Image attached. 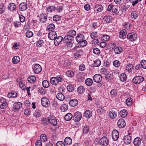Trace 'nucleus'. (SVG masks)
Instances as JSON below:
<instances>
[{
  "mask_svg": "<svg viewBox=\"0 0 146 146\" xmlns=\"http://www.w3.org/2000/svg\"><path fill=\"white\" fill-rule=\"evenodd\" d=\"M14 108L16 110L20 109L22 107V104L20 102L15 103L13 106Z\"/></svg>",
  "mask_w": 146,
  "mask_h": 146,
  "instance_id": "nucleus-24",
  "label": "nucleus"
},
{
  "mask_svg": "<svg viewBox=\"0 0 146 146\" xmlns=\"http://www.w3.org/2000/svg\"><path fill=\"white\" fill-rule=\"evenodd\" d=\"M61 19V17L58 15H55L53 17V20L55 21H58Z\"/></svg>",
  "mask_w": 146,
  "mask_h": 146,
  "instance_id": "nucleus-57",
  "label": "nucleus"
},
{
  "mask_svg": "<svg viewBox=\"0 0 146 146\" xmlns=\"http://www.w3.org/2000/svg\"><path fill=\"white\" fill-rule=\"evenodd\" d=\"M93 79L94 82L99 83L102 81V76L100 74H97L94 76Z\"/></svg>",
  "mask_w": 146,
  "mask_h": 146,
  "instance_id": "nucleus-15",
  "label": "nucleus"
},
{
  "mask_svg": "<svg viewBox=\"0 0 146 146\" xmlns=\"http://www.w3.org/2000/svg\"><path fill=\"white\" fill-rule=\"evenodd\" d=\"M126 31L125 29L121 30L119 33V37L121 38H125L126 35Z\"/></svg>",
  "mask_w": 146,
  "mask_h": 146,
  "instance_id": "nucleus-23",
  "label": "nucleus"
},
{
  "mask_svg": "<svg viewBox=\"0 0 146 146\" xmlns=\"http://www.w3.org/2000/svg\"><path fill=\"white\" fill-rule=\"evenodd\" d=\"M55 28V26L54 24L51 23L47 27V29L49 31H52Z\"/></svg>",
  "mask_w": 146,
  "mask_h": 146,
  "instance_id": "nucleus-43",
  "label": "nucleus"
},
{
  "mask_svg": "<svg viewBox=\"0 0 146 146\" xmlns=\"http://www.w3.org/2000/svg\"><path fill=\"white\" fill-rule=\"evenodd\" d=\"M131 16L133 19H136L138 17V13L136 11H132L131 13Z\"/></svg>",
  "mask_w": 146,
  "mask_h": 146,
  "instance_id": "nucleus-44",
  "label": "nucleus"
},
{
  "mask_svg": "<svg viewBox=\"0 0 146 146\" xmlns=\"http://www.w3.org/2000/svg\"><path fill=\"white\" fill-rule=\"evenodd\" d=\"M130 135V133H128V135H126L123 137V140L124 142L126 145L130 144L132 141L131 137L129 135Z\"/></svg>",
  "mask_w": 146,
  "mask_h": 146,
  "instance_id": "nucleus-7",
  "label": "nucleus"
},
{
  "mask_svg": "<svg viewBox=\"0 0 146 146\" xmlns=\"http://www.w3.org/2000/svg\"><path fill=\"white\" fill-rule=\"evenodd\" d=\"M123 49L121 47H116L114 50L116 54H120L122 51Z\"/></svg>",
  "mask_w": 146,
  "mask_h": 146,
  "instance_id": "nucleus-35",
  "label": "nucleus"
},
{
  "mask_svg": "<svg viewBox=\"0 0 146 146\" xmlns=\"http://www.w3.org/2000/svg\"><path fill=\"white\" fill-rule=\"evenodd\" d=\"M101 61L99 60H97L94 61L92 64L93 66L97 67L100 66L101 64Z\"/></svg>",
  "mask_w": 146,
  "mask_h": 146,
  "instance_id": "nucleus-42",
  "label": "nucleus"
},
{
  "mask_svg": "<svg viewBox=\"0 0 146 146\" xmlns=\"http://www.w3.org/2000/svg\"><path fill=\"white\" fill-rule=\"evenodd\" d=\"M109 116L111 119L115 118L117 116V112L114 110H111L109 112Z\"/></svg>",
  "mask_w": 146,
  "mask_h": 146,
  "instance_id": "nucleus-22",
  "label": "nucleus"
},
{
  "mask_svg": "<svg viewBox=\"0 0 146 146\" xmlns=\"http://www.w3.org/2000/svg\"><path fill=\"white\" fill-rule=\"evenodd\" d=\"M66 74L68 77H72L74 76V72L72 71L68 70L66 72Z\"/></svg>",
  "mask_w": 146,
  "mask_h": 146,
  "instance_id": "nucleus-52",
  "label": "nucleus"
},
{
  "mask_svg": "<svg viewBox=\"0 0 146 146\" xmlns=\"http://www.w3.org/2000/svg\"><path fill=\"white\" fill-rule=\"evenodd\" d=\"M126 102L127 106H130L132 103V99L131 98H129L126 99Z\"/></svg>",
  "mask_w": 146,
  "mask_h": 146,
  "instance_id": "nucleus-61",
  "label": "nucleus"
},
{
  "mask_svg": "<svg viewBox=\"0 0 146 146\" xmlns=\"http://www.w3.org/2000/svg\"><path fill=\"white\" fill-rule=\"evenodd\" d=\"M141 66L144 69H146V60H142L141 62Z\"/></svg>",
  "mask_w": 146,
  "mask_h": 146,
  "instance_id": "nucleus-58",
  "label": "nucleus"
},
{
  "mask_svg": "<svg viewBox=\"0 0 146 146\" xmlns=\"http://www.w3.org/2000/svg\"><path fill=\"white\" fill-rule=\"evenodd\" d=\"M37 17L39 18L40 21L42 23H45L47 20V16L44 13H41Z\"/></svg>",
  "mask_w": 146,
  "mask_h": 146,
  "instance_id": "nucleus-5",
  "label": "nucleus"
},
{
  "mask_svg": "<svg viewBox=\"0 0 146 146\" xmlns=\"http://www.w3.org/2000/svg\"><path fill=\"white\" fill-rule=\"evenodd\" d=\"M63 39V38L61 36H59L57 37L56 36L54 41V43L55 45H58Z\"/></svg>",
  "mask_w": 146,
  "mask_h": 146,
  "instance_id": "nucleus-18",
  "label": "nucleus"
},
{
  "mask_svg": "<svg viewBox=\"0 0 146 146\" xmlns=\"http://www.w3.org/2000/svg\"><path fill=\"white\" fill-rule=\"evenodd\" d=\"M67 89L68 91L72 92L74 90V88L73 85H69L67 86Z\"/></svg>",
  "mask_w": 146,
  "mask_h": 146,
  "instance_id": "nucleus-62",
  "label": "nucleus"
},
{
  "mask_svg": "<svg viewBox=\"0 0 146 146\" xmlns=\"http://www.w3.org/2000/svg\"><path fill=\"white\" fill-rule=\"evenodd\" d=\"M117 125L120 128L124 127L126 125V123L124 120L123 119H119L118 121Z\"/></svg>",
  "mask_w": 146,
  "mask_h": 146,
  "instance_id": "nucleus-16",
  "label": "nucleus"
},
{
  "mask_svg": "<svg viewBox=\"0 0 146 146\" xmlns=\"http://www.w3.org/2000/svg\"><path fill=\"white\" fill-rule=\"evenodd\" d=\"M108 139L106 137H102L100 139V144L102 146H107L108 145Z\"/></svg>",
  "mask_w": 146,
  "mask_h": 146,
  "instance_id": "nucleus-10",
  "label": "nucleus"
},
{
  "mask_svg": "<svg viewBox=\"0 0 146 146\" xmlns=\"http://www.w3.org/2000/svg\"><path fill=\"white\" fill-rule=\"evenodd\" d=\"M64 142L66 145H70L72 144V140L70 137H67L64 139Z\"/></svg>",
  "mask_w": 146,
  "mask_h": 146,
  "instance_id": "nucleus-28",
  "label": "nucleus"
},
{
  "mask_svg": "<svg viewBox=\"0 0 146 146\" xmlns=\"http://www.w3.org/2000/svg\"><path fill=\"white\" fill-rule=\"evenodd\" d=\"M16 5L14 3H9L8 6V9L11 11H13L16 9Z\"/></svg>",
  "mask_w": 146,
  "mask_h": 146,
  "instance_id": "nucleus-17",
  "label": "nucleus"
},
{
  "mask_svg": "<svg viewBox=\"0 0 146 146\" xmlns=\"http://www.w3.org/2000/svg\"><path fill=\"white\" fill-rule=\"evenodd\" d=\"M78 102L76 99H73L71 100L69 102V104L71 107H74L76 106L78 104Z\"/></svg>",
  "mask_w": 146,
  "mask_h": 146,
  "instance_id": "nucleus-20",
  "label": "nucleus"
},
{
  "mask_svg": "<svg viewBox=\"0 0 146 146\" xmlns=\"http://www.w3.org/2000/svg\"><path fill=\"white\" fill-rule=\"evenodd\" d=\"M74 40V37L70 35H67L65 36L63 39L64 42L67 43L72 42Z\"/></svg>",
  "mask_w": 146,
  "mask_h": 146,
  "instance_id": "nucleus-12",
  "label": "nucleus"
},
{
  "mask_svg": "<svg viewBox=\"0 0 146 146\" xmlns=\"http://www.w3.org/2000/svg\"><path fill=\"white\" fill-rule=\"evenodd\" d=\"M144 78L141 76H136L132 80L133 82L136 84L141 83L144 80Z\"/></svg>",
  "mask_w": 146,
  "mask_h": 146,
  "instance_id": "nucleus-4",
  "label": "nucleus"
},
{
  "mask_svg": "<svg viewBox=\"0 0 146 146\" xmlns=\"http://www.w3.org/2000/svg\"><path fill=\"white\" fill-rule=\"evenodd\" d=\"M41 112L40 110H36L33 114V115L36 118L39 117L41 115Z\"/></svg>",
  "mask_w": 146,
  "mask_h": 146,
  "instance_id": "nucleus-37",
  "label": "nucleus"
},
{
  "mask_svg": "<svg viewBox=\"0 0 146 146\" xmlns=\"http://www.w3.org/2000/svg\"><path fill=\"white\" fill-rule=\"evenodd\" d=\"M25 82H23L21 80H20V82L19 83V87L23 90H25Z\"/></svg>",
  "mask_w": 146,
  "mask_h": 146,
  "instance_id": "nucleus-34",
  "label": "nucleus"
},
{
  "mask_svg": "<svg viewBox=\"0 0 146 146\" xmlns=\"http://www.w3.org/2000/svg\"><path fill=\"white\" fill-rule=\"evenodd\" d=\"M137 36V34L134 33H129L127 35V38L130 41H133L136 40Z\"/></svg>",
  "mask_w": 146,
  "mask_h": 146,
  "instance_id": "nucleus-6",
  "label": "nucleus"
},
{
  "mask_svg": "<svg viewBox=\"0 0 146 146\" xmlns=\"http://www.w3.org/2000/svg\"><path fill=\"white\" fill-rule=\"evenodd\" d=\"M110 38V37L109 36L106 35H104L102 38V39L104 41H106L108 40Z\"/></svg>",
  "mask_w": 146,
  "mask_h": 146,
  "instance_id": "nucleus-64",
  "label": "nucleus"
},
{
  "mask_svg": "<svg viewBox=\"0 0 146 146\" xmlns=\"http://www.w3.org/2000/svg\"><path fill=\"white\" fill-rule=\"evenodd\" d=\"M127 112L125 110H123L119 112V115L123 118L125 117L127 115Z\"/></svg>",
  "mask_w": 146,
  "mask_h": 146,
  "instance_id": "nucleus-27",
  "label": "nucleus"
},
{
  "mask_svg": "<svg viewBox=\"0 0 146 146\" xmlns=\"http://www.w3.org/2000/svg\"><path fill=\"white\" fill-rule=\"evenodd\" d=\"M43 86L44 88H47L49 86V82L47 80H45L43 81L42 82Z\"/></svg>",
  "mask_w": 146,
  "mask_h": 146,
  "instance_id": "nucleus-46",
  "label": "nucleus"
},
{
  "mask_svg": "<svg viewBox=\"0 0 146 146\" xmlns=\"http://www.w3.org/2000/svg\"><path fill=\"white\" fill-rule=\"evenodd\" d=\"M19 7L20 11H24L27 8V4L25 2H22L19 4Z\"/></svg>",
  "mask_w": 146,
  "mask_h": 146,
  "instance_id": "nucleus-14",
  "label": "nucleus"
},
{
  "mask_svg": "<svg viewBox=\"0 0 146 146\" xmlns=\"http://www.w3.org/2000/svg\"><path fill=\"white\" fill-rule=\"evenodd\" d=\"M7 107V103L5 101H4L1 104L0 106V108L1 109H4Z\"/></svg>",
  "mask_w": 146,
  "mask_h": 146,
  "instance_id": "nucleus-55",
  "label": "nucleus"
},
{
  "mask_svg": "<svg viewBox=\"0 0 146 146\" xmlns=\"http://www.w3.org/2000/svg\"><path fill=\"white\" fill-rule=\"evenodd\" d=\"M104 19L107 23H110L112 20V17L110 16H106L104 18Z\"/></svg>",
  "mask_w": 146,
  "mask_h": 146,
  "instance_id": "nucleus-45",
  "label": "nucleus"
},
{
  "mask_svg": "<svg viewBox=\"0 0 146 146\" xmlns=\"http://www.w3.org/2000/svg\"><path fill=\"white\" fill-rule=\"evenodd\" d=\"M40 138L42 141H47V137L46 135L42 134L40 135Z\"/></svg>",
  "mask_w": 146,
  "mask_h": 146,
  "instance_id": "nucleus-56",
  "label": "nucleus"
},
{
  "mask_svg": "<svg viewBox=\"0 0 146 146\" xmlns=\"http://www.w3.org/2000/svg\"><path fill=\"white\" fill-rule=\"evenodd\" d=\"M68 35H70V36H72L73 37H74V36L76 35V32L74 30H70L68 31Z\"/></svg>",
  "mask_w": 146,
  "mask_h": 146,
  "instance_id": "nucleus-51",
  "label": "nucleus"
},
{
  "mask_svg": "<svg viewBox=\"0 0 146 146\" xmlns=\"http://www.w3.org/2000/svg\"><path fill=\"white\" fill-rule=\"evenodd\" d=\"M113 75L111 74H106L105 75V78L106 80L108 81H111L113 78Z\"/></svg>",
  "mask_w": 146,
  "mask_h": 146,
  "instance_id": "nucleus-32",
  "label": "nucleus"
},
{
  "mask_svg": "<svg viewBox=\"0 0 146 146\" xmlns=\"http://www.w3.org/2000/svg\"><path fill=\"white\" fill-rule=\"evenodd\" d=\"M42 123L44 125H46L49 123V117L48 118H43L42 120Z\"/></svg>",
  "mask_w": 146,
  "mask_h": 146,
  "instance_id": "nucleus-33",
  "label": "nucleus"
},
{
  "mask_svg": "<svg viewBox=\"0 0 146 146\" xmlns=\"http://www.w3.org/2000/svg\"><path fill=\"white\" fill-rule=\"evenodd\" d=\"M91 38L93 39H95L98 37L97 32H92L90 35Z\"/></svg>",
  "mask_w": 146,
  "mask_h": 146,
  "instance_id": "nucleus-63",
  "label": "nucleus"
},
{
  "mask_svg": "<svg viewBox=\"0 0 146 146\" xmlns=\"http://www.w3.org/2000/svg\"><path fill=\"white\" fill-rule=\"evenodd\" d=\"M119 78L120 80L123 82L125 81L127 79V76L124 73L121 74Z\"/></svg>",
  "mask_w": 146,
  "mask_h": 146,
  "instance_id": "nucleus-48",
  "label": "nucleus"
},
{
  "mask_svg": "<svg viewBox=\"0 0 146 146\" xmlns=\"http://www.w3.org/2000/svg\"><path fill=\"white\" fill-rule=\"evenodd\" d=\"M56 36V33L54 31H52L50 32L48 35L49 39L52 40H54Z\"/></svg>",
  "mask_w": 146,
  "mask_h": 146,
  "instance_id": "nucleus-19",
  "label": "nucleus"
},
{
  "mask_svg": "<svg viewBox=\"0 0 146 146\" xmlns=\"http://www.w3.org/2000/svg\"><path fill=\"white\" fill-rule=\"evenodd\" d=\"M76 40L80 44V47L86 46L87 44V41L84 39V36L83 35H77L76 37Z\"/></svg>",
  "mask_w": 146,
  "mask_h": 146,
  "instance_id": "nucleus-1",
  "label": "nucleus"
},
{
  "mask_svg": "<svg viewBox=\"0 0 146 146\" xmlns=\"http://www.w3.org/2000/svg\"><path fill=\"white\" fill-rule=\"evenodd\" d=\"M93 52L95 54H99L100 53V50L97 48H94L93 49Z\"/></svg>",
  "mask_w": 146,
  "mask_h": 146,
  "instance_id": "nucleus-54",
  "label": "nucleus"
},
{
  "mask_svg": "<svg viewBox=\"0 0 146 146\" xmlns=\"http://www.w3.org/2000/svg\"><path fill=\"white\" fill-rule=\"evenodd\" d=\"M63 78L60 75H58L56 77H52L50 80V83L53 85L56 86L60 84V83L62 82Z\"/></svg>",
  "mask_w": 146,
  "mask_h": 146,
  "instance_id": "nucleus-2",
  "label": "nucleus"
},
{
  "mask_svg": "<svg viewBox=\"0 0 146 146\" xmlns=\"http://www.w3.org/2000/svg\"><path fill=\"white\" fill-rule=\"evenodd\" d=\"M83 54V51L82 49L77 50L74 54V56L76 57H79L82 56Z\"/></svg>",
  "mask_w": 146,
  "mask_h": 146,
  "instance_id": "nucleus-21",
  "label": "nucleus"
},
{
  "mask_svg": "<svg viewBox=\"0 0 146 146\" xmlns=\"http://www.w3.org/2000/svg\"><path fill=\"white\" fill-rule=\"evenodd\" d=\"M121 64L120 62L119 61L117 60H115L113 62V65L116 68L119 67Z\"/></svg>",
  "mask_w": 146,
  "mask_h": 146,
  "instance_id": "nucleus-47",
  "label": "nucleus"
},
{
  "mask_svg": "<svg viewBox=\"0 0 146 146\" xmlns=\"http://www.w3.org/2000/svg\"><path fill=\"white\" fill-rule=\"evenodd\" d=\"M33 68L34 72L36 74H38L42 70L41 66L38 64H34Z\"/></svg>",
  "mask_w": 146,
  "mask_h": 146,
  "instance_id": "nucleus-11",
  "label": "nucleus"
},
{
  "mask_svg": "<svg viewBox=\"0 0 146 146\" xmlns=\"http://www.w3.org/2000/svg\"><path fill=\"white\" fill-rule=\"evenodd\" d=\"M6 7L4 4H0V14L3 13L5 11Z\"/></svg>",
  "mask_w": 146,
  "mask_h": 146,
  "instance_id": "nucleus-40",
  "label": "nucleus"
},
{
  "mask_svg": "<svg viewBox=\"0 0 146 146\" xmlns=\"http://www.w3.org/2000/svg\"><path fill=\"white\" fill-rule=\"evenodd\" d=\"M55 9L56 7L54 6H50L47 9V11L49 13H51L53 11H55Z\"/></svg>",
  "mask_w": 146,
  "mask_h": 146,
  "instance_id": "nucleus-50",
  "label": "nucleus"
},
{
  "mask_svg": "<svg viewBox=\"0 0 146 146\" xmlns=\"http://www.w3.org/2000/svg\"><path fill=\"white\" fill-rule=\"evenodd\" d=\"M112 137L113 140L114 141L117 140L119 138V134L118 131L113 130L112 132Z\"/></svg>",
  "mask_w": 146,
  "mask_h": 146,
  "instance_id": "nucleus-13",
  "label": "nucleus"
},
{
  "mask_svg": "<svg viewBox=\"0 0 146 146\" xmlns=\"http://www.w3.org/2000/svg\"><path fill=\"white\" fill-rule=\"evenodd\" d=\"M28 80L31 83H33L36 81V78L34 76H31L28 78Z\"/></svg>",
  "mask_w": 146,
  "mask_h": 146,
  "instance_id": "nucleus-36",
  "label": "nucleus"
},
{
  "mask_svg": "<svg viewBox=\"0 0 146 146\" xmlns=\"http://www.w3.org/2000/svg\"><path fill=\"white\" fill-rule=\"evenodd\" d=\"M93 82L92 79L90 78H87L86 80L85 83L88 86H90L92 85Z\"/></svg>",
  "mask_w": 146,
  "mask_h": 146,
  "instance_id": "nucleus-38",
  "label": "nucleus"
},
{
  "mask_svg": "<svg viewBox=\"0 0 146 146\" xmlns=\"http://www.w3.org/2000/svg\"><path fill=\"white\" fill-rule=\"evenodd\" d=\"M20 61V58L19 56H14L12 59L13 63L15 64H17Z\"/></svg>",
  "mask_w": 146,
  "mask_h": 146,
  "instance_id": "nucleus-29",
  "label": "nucleus"
},
{
  "mask_svg": "<svg viewBox=\"0 0 146 146\" xmlns=\"http://www.w3.org/2000/svg\"><path fill=\"white\" fill-rule=\"evenodd\" d=\"M73 117L72 115L70 113L66 114L64 117L65 119L67 121L70 120Z\"/></svg>",
  "mask_w": 146,
  "mask_h": 146,
  "instance_id": "nucleus-31",
  "label": "nucleus"
},
{
  "mask_svg": "<svg viewBox=\"0 0 146 146\" xmlns=\"http://www.w3.org/2000/svg\"><path fill=\"white\" fill-rule=\"evenodd\" d=\"M83 132L84 134H87L89 131V127L87 125L83 126Z\"/></svg>",
  "mask_w": 146,
  "mask_h": 146,
  "instance_id": "nucleus-39",
  "label": "nucleus"
},
{
  "mask_svg": "<svg viewBox=\"0 0 146 146\" xmlns=\"http://www.w3.org/2000/svg\"><path fill=\"white\" fill-rule=\"evenodd\" d=\"M41 101L42 105L44 107H48L49 106L50 101L46 98H42Z\"/></svg>",
  "mask_w": 146,
  "mask_h": 146,
  "instance_id": "nucleus-9",
  "label": "nucleus"
},
{
  "mask_svg": "<svg viewBox=\"0 0 146 146\" xmlns=\"http://www.w3.org/2000/svg\"><path fill=\"white\" fill-rule=\"evenodd\" d=\"M82 117V115L81 113L79 111H77L74 113L73 119L75 122H77L80 121Z\"/></svg>",
  "mask_w": 146,
  "mask_h": 146,
  "instance_id": "nucleus-3",
  "label": "nucleus"
},
{
  "mask_svg": "<svg viewBox=\"0 0 146 146\" xmlns=\"http://www.w3.org/2000/svg\"><path fill=\"white\" fill-rule=\"evenodd\" d=\"M110 94L112 97H114L117 95L116 90H112L110 92Z\"/></svg>",
  "mask_w": 146,
  "mask_h": 146,
  "instance_id": "nucleus-60",
  "label": "nucleus"
},
{
  "mask_svg": "<svg viewBox=\"0 0 146 146\" xmlns=\"http://www.w3.org/2000/svg\"><path fill=\"white\" fill-rule=\"evenodd\" d=\"M141 143V139L139 137H137L135 138L133 141V143L135 146H139Z\"/></svg>",
  "mask_w": 146,
  "mask_h": 146,
  "instance_id": "nucleus-25",
  "label": "nucleus"
},
{
  "mask_svg": "<svg viewBox=\"0 0 146 146\" xmlns=\"http://www.w3.org/2000/svg\"><path fill=\"white\" fill-rule=\"evenodd\" d=\"M85 90L84 87L82 86H79L77 89L78 92L80 94H82L84 92Z\"/></svg>",
  "mask_w": 146,
  "mask_h": 146,
  "instance_id": "nucleus-41",
  "label": "nucleus"
},
{
  "mask_svg": "<svg viewBox=\"0 0 146 146\" xmlns=\"http://www.w3.org/2000/svg\"><path fill=\"white\" fill-rule=\"evenodd\" d=\"M68 107V106L67 105L64 104L61 106L60 107V109L62 111L65 112L67 110Z\"/></svg>",
  "mask_w": 146,
  "mask_h": 146,
  "instance_id": "nucleus-53",
  "label": "nucleus"
},
{
  "mask_svg": "<svg viewBox=\"0 0 146 146\" xmlns=\"http://www.w3.org/2000/svg\"><path fill=\"white\" fill-rule=\"evenodd\" d=\"M92 115V112L89 110L86 111L84 113V115L87 118H90Z\"/></svg>",
  "mask_w": 146,
  "mask_h": 146,
  "instance_id": "nucleus-26",
  "label": "nucleus"
},
{
  "mask_svg": "<svg viewBox=\"0 0 146 146\" xmlns=\"http://www.w3.org/2000/svg\"><path fill=\"white\" fill-rule=\"evenodd\" d=\"M33 35V32L30 31H27L26 33V36L28 38L31 37Z\"/></svg>",
  "mask_w": 146,
  "mask_h": 146,
  "instance_id": "nucleus-59",
  "label": "nucleus"
},
{
  "mask_svg": "<svg viewBox=\"0 0 146 146\" xmlns=\"http://www.w3.org/2000/svg\"><path fill=\"white\" fill-rule=\"evenodd\" d=\"M44 41L42 40H39L36 42V45L37 47H40L43 44Z\"/></svg>",
  "mask_w": 146,
  "mask_h": 146,
  "instance_id": "nucleus-49",
  "label": "nucleus"
},
{
  "mask_svg": "<svg viewBox=\"0 0 146 146\" xmlns=\"http://www.w3.org/2000/svg\"><path fill=\"white\" fill-rule=\"evenodd\" d=\"M56 98L58 100L62 101L64 98V95L61 92L58 93L56 96Z\"/></svg>",
  "mask_w": 146,
  "mask_h": 146,
  "instance_id": "nucleus-30",
  "label": "nucleus"
},
{
  "mask_svg": "<svg viewBox=\"0 0 146 146\" xmlns=\"http://www.w3.org/2000/svg\"><path fill=\"white\" fill-rule=\"evenodd\" d=\"M49 123L53 126H56L57 124V119L54 115H50L49 116Z\"/></svg>",
  "mask_w": 146,
  "mask_h": 146,
  "instance_id": "nucleus-8",
  "label": "nucleus"
}]
</instances>
